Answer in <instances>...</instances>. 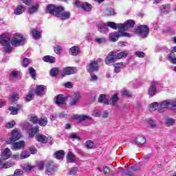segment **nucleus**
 I'll use <instances>...</instances> for the list:
<instances>
[{"label":"nucleus","mask_w":176,"mask_h":176,"mask_svg":"<svg viewBox=\"0 0 176 176\" xmlns=\"http://www.w3.org/2000/svg\"><path fill=\"white\" fill-rule=\"evenodd\" d=\"M69 54L71 56H78L79 54V47L78 46H73L69 49Z\"/></svg>","instance_id":"obj_26"},{"label":"nucleus","mask_w":176,"mask_h":176,"mask_svg":"<svg viewBox=\"0 0 176 176\" xmlns=\"http://www.w3.org/2000/svg\"><path fill=\"white\" fill-rule=\"evenodd\" d=\"M54 50L55 52V53L56 54H61V50H63V49L61 48L60 46L59 45H56L54 48Z\"/></svg>","instance_id":"obj_53"},{"label":"nucleus","mask_w":176,"mask_h":176,"mask_svg":"<svg viewBox=\"0 0 176 176\" xmlns=\"http://www.w3.org/2000/svg\"><path fill=\"white\" fill-rule=\"evenodd\" d=\"M96 42H97V43H105L106 42V40H105V38H96Z\"/></svg>","instance_id":"obj_63"},{"label":"nucleus","mask_w":176,"mask_h":176,"mask_svg":"<svg viewBox=\"0 0 176 176\" xmlns=\"http://www.w3.org/2000/svg\"><path fill=\"white\" fill-rule=\"evenodd\" d=\"M105 64L107 65H113L115 63H116V58L115 56V52L111 51L109 53L108 56L106 57L104 60Z\"/></svg>","instance_id":"obj_10"},{"label":"nucleus","mask_w":176,"mask_h":176,"mask_svg":"<svg viewBox=\"0 0 176 176\" xmlns=\"http://www.w3.org/2000/svg\"><path fill=\"white\" fill-rule=\"evenodd\" d=\"M146 142V139L142 136H138L135 140L136 145H144Z\"/></svg>","instance_id":"obj_25"},{"label":"nucleus","mask_w":176,"mask_h":176,"mask_svg":"<svg viewBox=\"0 0 176 176\" xmlns=\"http://www.w3.org/2000/svg\"><path fill=\"white\" fill-rule=\"evenodd\" d=\"M55 103L56 105H63L65 104V98L62 94H59L55 97Z\"/></svg>","instance_id":"obj_19"},{"label":"nucleus","mask_w":176,"mask_h":176,"mask_svg":"<svg viewBox=\"0 0 176 176\" xmlns=\"http://www.w3.org/2000/svg\"><path fill=\"white\" fill-rule=\"evenodd\" d=\"M50 74L51 76H57V75L60 74V69H58V67L52 68L50 72Z\"/></svg>","instance_id":"obj_36"},{"label":"nucleus","mask_w":176,"mask_h":176,"mask_svg":"<svg viewBox=\"0 0 176 176\" xmlns=\"http://www.w3.org/2000/svg\"><path fill=\"white\" fill-rule=\"evenodd\" d=\"M38 131H39V129H38V127L32 128L29 133V138H32V137H34V135H35Z\"/></svg>","instance_id":"obj_40"},{"label":"nucleus","mask_w":176,"mask_h":176,"mask_svg":"<svg viewBox=\"0 0 176 176\" xmlns=\"http://www.w3.org/2000/svg\"><path fill=\"white\" fill-rule=\"evenodd\" d=\"M36 140L41 144H46L47 142V138L43 135H36Z\"/></svg>","instance_id":"obj_27"},{"label":"nucleus","mask_w":176,"mask_h":176,"mask_svg":"<svg viewBox=\"0 0 176 176\" xmlns=\"http://www.w3.org/2000/svg\"><path fill=\"white\" fill-rule=\"evenodd\" d=\"M24 10H25V8L23 6H18L14 10V14L19 16L20 14H23L24 13Z\"/></svg>","instance_id":"obj_24"},{"label":"nucleus","mask_w":176,"mask_h":176,"mask_svg":"<svg viewBox=\"0 0 176 176\" xmlns=\"http://www.w3.org/2000/svg\"><path fill=\"white\" fill-rule=\"evenodd\" d=\"M32 36L33 39H40L41 36V32L38 31L36 29H33L32 30Z\"/></svg>","instance_id":"obj_31"},{"label":"nucleus","mask_w":176,"mask_h":176,"mask_svg":"<svg viewBox=\"0 0 176 176\" xmlns=\"http://www.w3.org/2000/svg\"><path fill=\"white\" fill-rule=\"evenodd\" d=\"M166 124H167V126H174V124H175V120L173 118H167L166 120Z\"/></svg>","instance_id":"obj_45"},{"label":"nucleus","mask_w":176,"mask_h":176,"mask_svg":"<svg viewBox=\"0 0 176 176\" xmlns=\"http://www.w3.org/2000/svg\"><path fill=\"white\" fill-rule=\"evenodd\" d=\"M14 164L12 162H6L3 164H0V168H10V167H13V165Z\"/></svg>","instance_id":"obj_39"},{"label":"nucleus","mask_w":176,"mask_h":176,"mask_svg":"<svg viewBox=\"0 0 176 176\" xmlns=\"http://www.w3.org/2000/svg\"><path fill=\"white\" fill-rule=\"evenodd\" d=\"M160 105V104L157 102H154L149 104L148 109L151 112H153V111H156V109H158V111H159Z\"/></svg>","instance_id":"obj_28"},{"label":"nucleus","mask_w":176,"mask_h":176,"mask_svg":"<svg viewBox=\"0 0 176 176\" xmlns=\"http://www.w3.org/2000/svg\"><path fill=\"white\" fill-rule=\"evenodd\" d=\"M64 155H65V153L63 150L58 151L56 153H54L55 157L58 160L63 159V157H64Z\"/></svg>","instance_id":"obj_33"},{"label":"nucleus","mask_w":176,"mask_h":176,"mask_svg":"<svg viewBox=\"0 0 176 176\" xmlns=\"http://www.w3.org/2000/svg\"><path fill=\"white\" fill-rule=\"evenodd\" d=\"M28 71L29 75L31 76V78H32V79H35V76L36 74L35 69L32 67H29Z\"/></svg>","instance_id":"obj_44"},{"label":"nucleus","mask_w":176,"mask_h":176,"mask_svg":"<svg viewBox=\"0 0 176 176\" xmlns=\"http://www.w3.org/2000/svg\"><path fill=\"white\" fill-rule=\"evenodd\" d=\"M46 12L50 14H52V16H56V17H60L62 20H68L71 17V12L65 11L63 6L49 4L46 7Z\"/></svg>","instance_id":"obj_2"},{"label":"nucleus","mask_w":176,"mask_h":176,"mask_svg":"<svg viewBox=\"0 0 176 176\" xmlns=\"http://www.w3.org/2000/svg\"><path fill=\"white\" fill-rule=\"evenodd\" d=\"M81 8L83 10H85V12H90V10H91V6L89 3H82Z\"/></svg>","instance_id":"obj_35"},{"label":"nucleus","mask_w":176,"mask_h":176,"mask_svg":"<svg viewBox=\"0 0 176 176\" xmlns=\"http://www.w3.org/2000/svg\"><path fill=\"white\" fill-rule=\"evenodd\" d=\"M15 124H16V122L11 121L6 124V127L7 129H12V127H14Z\"/></svg>","instance_id":"obj_54"},{"label":"nucleus","mask_w":176,"mask_h":176,"mask_svg":"<svg viewBox=\"0 0 176 176\" xmlns=\"http://www.w3.org/2000/svg\"><path fill=\"white\" fill-rule=\"evenodd\" d=\"M106 97L105 94L100 95L99 98L98 99V102L104 104L105 105H109V100H105Z\"/></svg>","instance_id":"obj_29"},{"label":"nucleus","mask_w":176,"mask_h":176,"mask_svg":"<svg viewBox=\"0 0 176 176\" xmlns=\"http://www.w3.org/2000/svg\"><path fill=\"white\" fill-rule=\"evenodd\" d=\"M157 85V82H152L150 85V87L148 89V96L150 97H153L155 94H156V86Z\"/></svg>","instance_id":"obj_17"},{"label":"nucleus","mask_w":176,"mask_h":176,"mask_svg":"<svg viewBox=\"0 0 176 176\" xmlns=\"http://www.w3.org/2000/svg\"><path fill=\"white\" fill-rule=\"evenodd\" d=\"M14 176L23 175V170L21 169H16L14 173Z\"/></svg>","instance_id":"obj_61"},{"label":"nucleus","mask_w":176,"mask_h":176,"mask_svg":"<svg viewBox=\"0 0 176 176\" xmlns=\"http://www.w3.org/2000/svg\"><path fill=\"white\" fill-rule=\"evenodd\" d=\"M38 124H39V126H42L43 127H45V126H46L47 124V118L41 117L38 120Z\"/></svg>","instance_id":"obj_34"},{"label":"nucleus","mask_w":176,"mask_h":176,"mask_svg":"<svg viewBox=\"0 0 176 176\" xmlns=\"http://www.w3.org/2000/svg\"><path fill=\"white\" fill-rule=\"evenodd\" d=\"M43 167H45V162H43V161H41L38 164V170H43Z\"/></svg>","instance_id":"obj_62"},{"label":"nucleus","mask_w":176,"mask_h":176,"mask_svg":"<svg viewBox=\"0 0 176 176\" xmlns=\"http://www.w3.org/2000/svg\"><path fill=\"white\" fill-rule=\"evenodd\" d=\"M24 42H25V38H24V36H23L22 34L19 33L14 34L12 36L11 41L10 38L5 34L0 36V45L3 46L4 52H6L7 53L12 52V46L17 47L24 45ZM10 43L12 45H10Z\"/></svg>","instance_id":"obj_1"},{"label":"nucleus","mask_w":176,"mask_h":176,"mask_svg":"<svg viewBox=\"0 0 176 176\" xmlns=\"http://www.w3.org/2000/svg\"><path fill=\"white\" fill-rule=\"evenodd\" d=\"M20 138H21L20 131L17 129H14L11 132V135L7 141V144H13V142H15V141H19Z\"/></svg>","instance_id":"obj_7"},{"label":"nucleus","mask_w":176,"mask_h":176,"mask_svg":"<svg viewBox=\"0 0 176 176\" xmlns=\"http://www.w3.org/2000/svg\"><path fill=\"white\" fill-rule=\"evenodd\" d=\"M30 122H32V123H34V124H36V123H38L39 119H38V117L35 116H32L30 118Z\"/></svg>","instance_id":"obj_51"},{"label":"nucleus","mask_w":176,"mask_h":176,"mask_svg":"<svg viewBox=\"0 0 176 176\" xmlns=\"http://www.w3.org/2000/svg\"><path fill=\"white\" fill-rule=\"evenodd\" d=\"M104 14L105 16H115V10L113 9H109V10H107L104 12Z\"/></svg>","instance_id":"obj_47"},{"label":"nucleus","mask_w":176,"mask_h":176,"mask_svg":"<svg viewBox=\"0 0 176 176\" xmlns=\"http://www.w3.org/2000/svg\"><path fill=\"white\" fill-rule=\"evenodd\" d=\"M121 93L125 97H131V94H130V91H129L128 90L124 89L122 91Z\"/></svg>","instance_id":"obj_57"},{"label":"nucleus","mask_w":176,"mask_h":176,"mask_svg":"<svg viewBox=\"0 0 176 176\" xmlns=\"http://www.w3.org/2000/svg\"><path fill=\"white\" fill-rule=\"evenodd\" d=\"M12 156V151L10 149L6 148L3 152L1 153V157L3 160H8Z\"/></svg>","instance_id":"obj_15"},{"label":"nucleus","mask_w":176,"mask_h":176,"mask_svg":"<svg viewBox=\"0 0 176 176\" xmlns=\"http://www.w3.org/2000/svg\"><path fill=\"white\" fill-rule=\"evenodd\" d=\"M33 96H34V91H30L25 99V101H27L28 102H29V101H31V100H32Z\"/></svg>","instance_id":"obj_48"},{"label":"nucleus","mask_w":176,"mask_h":176,"mask_svg":"<svg viewBox=\"0 0 176 176\" xmlns=\"http://www.w3.org/2000/svg\"><path fill=\"white\" fill-rule=\"evenodd\" d=\"M120 36H126L127 38H130L131 37V34L126 32H122V30H119V32L110 33L109 36L111 42H116Z\"/></svg>","instance_id":"obj_4"},{"label":"nucleus","mask_w":176,"mask_h":176,"mask_svg":"<svg viewBox=\"0 0 176 176\" xmlns=\"http://www.w3.org/2000/svg\"><path fill=\"white\" fill-rule=\"evenodd\" d=\"M23 3H25V5H27L28 6H31V5L34 3L33 0H23Z\"/></svg>","instance_id":"obj_60"},{"label":"nucleus","mask_w":176,"mask_h":176,"mask_svg":"<svg viewBox=\"0 0 176 176\" xmlns=\"http://www.w3.org/2000/svg\"><path fill=\"white\" fill-rule=\"evenodd\" d=\"M92 116H95L96 118H100V116H101V111L98 110H94L92 113Z\"/></svg>","instance_id":"obj_56"},{"label":"nucleus","mask_w":176,"mask_h":176,"mask_svg":"<svg viewBox=\"0 0 176 176\" xmlns=\"http://www.w3.org/2000/svg\"><path fill=\"white\" fill-rule=\"evenodd\" d=\"M10 98L11 101L14 102V101H17V100H19V99L20 98V96H19V93H17V92H14V93L11 95V96H10Z\"/></svg>","instance_id":"obj_42"},{"label":"nucleus","mask_w":176,"mask_h":176,"mask_svg":"<svg viewBox=\"0 0 176 176\" xmlns=\"http://www.w3.org/2000/svg\"><path fill=\"white\" fill-rule=\"evenodd\" d=\"M97 28L99 32H101L102 34L109 31L108 28L107 27V25H105V23L102 22H100L97 23Z\"/></svg>","instance_id":"obj_20"},{"label":"nucleus","mask_w":176,"mask_h":176,"mask_svg":"<svg viewBox=\"0 0 176 176\" xmlns=\"http://www.w3.org/2000/svg\"><path fill=\"white\" fill-rule=\"evenodd\" d=\"M102 60L101 58H98L96 60H91L87 67V71L89 74L91 72H94V71H97L98 69V63H101Z\"/></svg>","instance_id":"obj_8"},{"label":"nucleus","mask_w":176,"mask_h":176,"mask_svg":"<svg viewBox=\"0 0 176 176\" xmlns=\"http://www.w3.org/2000/svg\"><path fill=\"white\" fill-rule=\"evenodd\" d=\"M78 72V69L75 67H67L65 68H63V72H62V76L64 78L65 75H73V74H76Z\"/></svg>","instance_id":"obj_11"},{"label":"nucleus","mask_w":176,"mask_h":176,"mask_svg":"<svg viewBox=\"0 0 176 176\" xmlns=\"http://www.w3.org/2000/svg\"><path fill=\"white\" fill-rule=\"evenodd\" d=\"M46 91V87L44 85H38L35 91V94L36 96H42V94H45Z\"/></svg>","instance_id":"obj_21"},{"label":"nucleus","mask_w":176,"mask_h":176,"mask_svg":"<svg viewBox=\"0 0 176 176\" xmlns=\"http://www.w3.org/2000/svg\"><path fill=\"white\" fill-rule=\"evenodd\" d=\"M67 160L69 163H75L76 162V157L72 152H69L67 155Z\"/></svg>","instance_id":"obj_23"},{"label":"nucleus","mask_w":176,"mask_h":176,"mask_svg":"<svg viewBox=\"0 0 176 176\" xmlns=\"http://www.w3.org/2000/svg\"><path fill=\"white\" fill-rule=\"evenodd\" d=\"M29 151L32 155H35V153H36V148L35 147H30Z\"/></svg>","instance_id":"obj_64"},{"label":"nucleus","mask_w":176,"mask_h":176,"mask_svg":"<svg viewBox=\"0 0 176 176\" xmlns=\"http://www.w3.org/2000/svg\"><path fill=\"white\" fill-rule=\"evenodd\" d=\"M126 56H127L126 51L121 52L115 54L116 60H120V58H123V57H126Z\"/></svg>","instance_id":"obj_37"},{"label":"nucleus","mask_w":176,"mask_h":176,"mask_svg":"<svg viewBox=\"0 0 176 176\" xmlns=\"http://www.w3.org/2000/svg\"><path fill=\"white\" fill-rule=\"evenodd\" d=\"M135 34H140L142 38H146L149 34V28L146 25L138 26L135 31Z\"/></svg>","instance_id":"obj_6"},{"label":"nucleus","mask_w":176,"mask_h":176,"mask_svg":"<svg viewBox=\"0 0 176 176\" xmlns=\"http://www.w3.org/2000/svg\"><path fill=\"white\" fill-rule=\"evenodd\" d=\"M27 157H30V153H28V151H23L21 153L20 158L23 160V159H27Z\"/></svg>","instance_id":"obj_49"},{"label":"nucleus","mask_w":176,"mask_h":176,"mask_svg":"<svg viewBox=\"0 0 176 176\" xmlns=\"http://www.w3.org/2000/svg\"><path fill=\"white\" fill-rule=\"evenodd\" d=\"M29 14H34V13L38 12L39 10V4H34L28 8Z\"/></svg>","instance_id":"obj_22"},{"label":"nucleus","mask_w":176,"mask_h":176,"mask_svg":"<svg viewBox=\"0 0 176 176\" xmlns=\"http://www.w3.org/2000/svg\"><path fill=\"white\" fill-rule=\"evenodd\" d=\"M107 27H110L113 30H119V24L115 23V22H107Z\"/></svg>","instance_id":"obj_41"},{"label":"nucleus","mask_w":176,"mask_h":176,"mask_svg":"<svg viewBox=\"0 0 176 176\" xmlns=\"http://www.w3.org/2000/svg\"><path fill=\"white\" fill-rule=\"evenodd\" d=\"M57 167L53 164H48L46 166L45 173L47 175L52 176L56 174Z\"/></svg>","instance_id":"obj_12"},{"label":"nucleus","mask_w":176,"mask_h":176,"mask_svg":"<svg viewBox=\"0 0 176 176\" xmlns=\"http://www.w3.org/2000/svg\"><path fill=\"white\" fill-rule=\"evenodd\" d=\"M167 59L172 63V64H176V56L174 52H171L168 54Z\"/></svg>","instance_id":"obj_32"},{"label":"nucleus","mask_w":176,"mask_h":176,"mask_svg":"<svg viewBox=\"0 0 176 176\" xmlns=\"http://www.w3.org/2000/svg\"><path fill=\"white\" fill-rule=\"evenodd\" d=\"M23 106L21 104H17L15 107H10L8 110L11 113V115H17L19 113V111L22 109Z\"/></svg>","instance_id":"obj_18"},{"label":"nucleus","mask_w":176,"mask_h":176,"mask_svg":"<svg viewBox=\"0 0 176 176\" xmlns=\"http://www.w3.org/2000/svg\"><path fill=\"white\" fill-rule=\"evenodd\" d=\"M135 54L137 56V57H139L140 58H144L145 57V53L143 52H135Z\"/></svg>","instance_id":"obj_52"},{"label":"nucleus","mask_w":176,"mask_h":176,"mask_svg":"<svg viewBox=\"0 0 176 176\" xmlns=\"http://www.w3.org/2000/svg\"><path fill=\"white\" fill-rule=\"evenodd\" d=\"M78 171H79V168H78V167H74L69 169V175H76Z\"/></svg>","instance_id":"obj_46"},{"label":"nucleus","mask_w":176,"mask_h":176,"mask_svg":"<svg viewBox=\"0 0 176 176\" xmlns=\"http://www.w3.org/2000/svg\"><path fill=\"white\" fill-rule=\"evenodd\" d=\"M80 100V94L79 92H76L72 94L69 100V105L71 107H75L79 104Z\"/></svg>","instance_id":"obj_9"},{"label":"nucleus","mask_w":176,"mask_h":176,"mask_svg":"<svg viewBox=\"0 0 176 176\" xmlns=\"http://www.w3.org/2000/svg\"><path fill=\"white\" fill-rule=\"evenodd\" d=\"M138 170H140V168H137L136 166H134L132 167V168L124 170L122 175L123 176H134V174H133L131 171H138Z\"/></svg>","instance_id":"obj_16"},{"label":"nucleus","mask_w":176,"mask_h":176,"mask_svg":"<svg viewBox=\"0 0 176 176\" xmlns=\"http://www.w3.org/2000/svg\"><path fill=\"white\" fill-rule=\"evenodd\" d=\"M166 109H171L174 111L176 109V100H167L160 102L159 106V112H164Z\"/></svg>","instance_id":"obj_3"},{"label":"nucleus","mask_w":176,"mask_h":176,"mask_svg":"<svg viewBox=\"0 0 176 176\" xmlns=\"http://www.w3.org/2000/svg\"><path fill=\"white\" fill-rule=\"evenodd\" d=\"M168 10H170V5H168V4L164 6L163 8H161L162 13H164V12H168Z\"/></svg>","instance_id":"obj_58"},{"label":"nucleus","mask_w":176,"mask_h":176,"mask_svg":"<svg viewBox=\"0 0 176 176\" xmlns=\"http://www.w3.org/2000/svg\"><path fill=\"white\" fill-rule=\"evenodd\" d=\"M25 146V142L24 141L16 142L11 145V149L12 151H19V149H23Z\"/></svg>","instance_id":"obj_13"},{"label":"nucleus","mask_w":176,"mask_h":176,"mask_svg":"<svg viewBox=\"0 0 176 176\" xmlns=\"http://www.w3.org/2000/svg\"><path fill=\"white\" fill-rule=\"evenodd\" d=\"M43 60L45 63H50V64L56 62V58L52 56H45L43 58Z\"/></svg>","instance_id":"obj_30"},{"label":"nucleus","mask_w":176,"mask_h":176,"mask_svg":"<svg viewBox=\"0 0 176 176\" xmlns=\"http://www.w3.org/2000/svg\"><path fill=\"white\" fill-rule=\"evenodd\" d=\"M30 65V59L25 58L22 61V65L23 67H28Z\"/></svg>","instance_id":"obj_55"},{"label":"nucleus","mask_w":176,"mask_h":176,"mask_svg":"<svg viewBox=\"0 0 176 176\" xmlns=\"http://www.w3.org/2000/svg\"><path fill=\"white\" fill-rule=\"evenodd\" d=\"M134 25H135V21L129 19L125 21L124 23H118V30L121 31H127L129 28H134Z\"/></svg>","instance_id":"obj_5"},{"label":"nucleus","mask_w":176,"mask_h":176,"mask_svg":"<svg viewBox=\"0 0 176 176\" xmlns=\"http://www.w3.org/2000/svg\"><path fill=\"white\" fill-rule=\"evenodd\" d=\"M18 76H19V72L16 70L12 71L10 74V78H14Z\"/></svg>","instance_id":"obj_59"},{"label":"nucleus","mask_w":176,"mask_h":176,"mask_svg":"<svg viewBox=\"0 0 176 176\" xmlns=\"http://www.w3.org/2000/svg\"><path fill=\"white\" fill-rule=\"evenodd\" d=\"M119 100V98H118V94H114L112 95L110 101L111 102L112 105L115 107L116 105V102H118V100Z\"/></svg>","instance_id":"obj_38"},{"label":"nucleus","mask_w":176,"mask_h":176,"mask_svg":"<svg viewBox=\"0 0 176 176\" xmlns=\"http://www.w3.org/2000/svg\"><path fill=\"white\" fill-rule=\"evenodd\" d=\"M148 123L149 126H151V129H155V127H156V126H157L156 121H155L151 118L148 120Z\"/></svg>","instance_id":"obj_50"},{"label":"nucleus","mask_w":176,"mask_h":176,"mask_svg":"<svg viewBox=\"0 0 176 176\" xmlns=\"http://www.w3.org/2000/svg\"><path fill=\"white\" fill-rule=\"evenodd\" d=\"M75 120H78V122H83L84 120H91V117L86 115H78L75 114L72 117Z\"/></svg>","instance_id":"obj_14"},{"label":"nucleus","mask_w":176,"mask_h":176,"mask_svg":"<svg viewBox=\"0 0 176 176\" xmlns=\"http://www.w3.org/2000/svg\"><path fill=\"white\" fill-rule=\"evenodd\" d=\"M85 146L87 149H93V147L94 146V143L91 140H87L85 142Z\"/></svg>","instance_id":"obj_43"}]
</instances>
